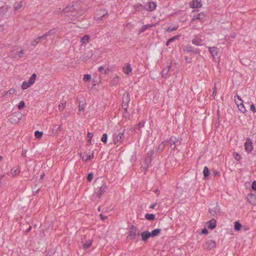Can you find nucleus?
<instances>
[{"mask_svg": "<svg viewBox=\"0 0 256 256\" xmlns=\"http://www.w3.org/2000/svg\"><path fill=\"white\" fill-rule=\"evenodd\" d=\"M108 186L106 183H104L102 186L98 188L94 194V196H96L98 198H100L102 195L106 191Z\"/></svg>", "mask_w": 256, "mask_h": 256, "instance_id": "f257e3e1", "label": "nucleus"}, {"mask_svg": "<svg viewBox=\"0 0 256 256\" xmlns=\"http://www.w3.org/2000/svg\"><path fill=\"white\" fill-rule=\"evenodd\" d=\"M140 235V233L138 232L137 228L134 226H131L130 228L128 234L127 236V238L130 240H134L136 236Z\"/></svg>", "mask_w": 256, "mask_h": 256, "instance_id": "f03ea898", "label": "nucleus"}, {"mask_svg": "<svg viewBox=\"0 0 256 256\" xmlns=\"http://www.w3.org/2000/svg\"><path fill=\"white\" fill-rule=\"evenodd\" d=\"M21 118V114L18 112H16L8 116V120L12 124H17Z\"/></svg>", "mask_w": 256, "mask_h": 256, "instance_id": "7ed1b4c3", "label": "nucleus"}, {"mask_svg": "<svg viewBox=\"0 0 256 256\" xmlns=\"http://www.w3.org/2000/svg\"><path fill=\"white\" fill-rule=\"evenodd\" d=\"M124 130L120 132L119 133H115L113 135V140L114 144H117L118 142H121L124 136Z\"/></svg>", "mask_w": 256, "mask_h": 256, "instance_id": "20e7f679", "label": "nucleus"}, {"mask_svg": "<svg viewBox=\"0 0 256 256\" xmlns=\"http://www.w3.org/2000/svg\"><path fill=\"white\" fill-rule=\"evenodd\" d=\"M154 150H150L148 152V154L146 157L144 159V162L146 164V168H148L149 164L151 163V162L152 160L153 156L154 155Z\"/></svg>", "mask_w": 256, "mask_h": 256, "instance_id": "39448f33", "label": "nucleus"}, {"mask_svg": "<svg viewBox=\"0 0 256 256\" xmlns=\"http://www.w3.org/2000/svg\"><path fill=\"white\" fill-rule=\"evenodd\" d=\"M214 240H207L204 245V248L206 250H210L216 246Z\"/></svg>", "mask_w": 256, "mask_h": 256, "instance_id": "423d86ee", "label": "nucleus"}, {"mask_svg": "<svg viewBox=\"0 0 256 256\" xmlns=\"http://www.w3.org/2000/svg\"><path fill=\"white\" fill-rule=\"evenodd\" d=\"M130 101V96L129 93L128 92H126L124 94L123 98H122V107L124 106H128V103Z\"/></svg>", "mask_w": 256, "mask_h": 256, "instance_id": "0eeeda50", "label": "nucleus"}, {"mask_svg": "<svg viewBox=\"0 0 256 256\" xmlns=\"http://www.w3.org/2000/svg\"><path fill=\"white\" fill-rule=\"evenodd\" d=\"M75 10V8H74V5L70 6L69 5L67 6L61 10L60 8L58 10V13H64V14H67L69 12H73Z\"/></svg>", "mask_w": 256, "mask_h": 256, "instance_id": "6e6552de", "label": "nucleus"}, {"mask_svg": "<svg viewBox=\"0 0 256 256\" xmlns=\"http://www.w3.org/2000/svg\"><path fill=\"white\" fill-rule=\"evenodd\" d=\"M246 151L248 152H250L252 150V142L250 138H248L244 143Z\"/></svg>", "mask_w": 256, "mask_h": 256, "instance_id": "1a4fd4ad", "label": "nucleus"}, {"mask_svg": "<svg viewBox=\"0 0 256 256\" xmlns=\"http://www.w3.org/2000/svg\"><path fill=\"white\" fill-rule=\"evenodd\" d=\"M25 6V2L24 1H20L14 4V8L16 11L22 10Z\"/></svg>", "mask_w": 256, "mask_h": 256, "instance_id": "9d476101", "label": "nucleus"}, {"mask_svg": "<svg viewBox=\"0 0 256 256\" xmlns=\"http://www.w3.org/2000/svg\"><path fill=\"white\" fill-rule=\"evenodd\" d=\"M178 142V139L174 136H172L170 138V148L172 150H174L176 148V143Z\"/></svg>", "mask_w": 256, "mask_h": 256, "instance_id": "9b49d317", "label": "nucleus"}, {"mask_svg": "<svg viewBox=\"0 0 256 256\" xmlns=\"http://www.w3.org/2000/svg\"><path fill=\"white\" fill-rule=\"evenodd\" d=\"M194 38H193L192 40V42L198 46H200L202 45V40L198 36H195Z\"/></svg>", "mask_w": 256, "mask_h": 256, "instance_id": "f8f14e48", "label": "nucleus"}, {"mask_svg": "<svg viewBox=\"0 0 256 256\" xmlns=\"http://www.w3.org/2000/svg\"><path fill=\"white\" fill-rule=\"evenodd\" d=\"M140 235L142 236V240L144 242H146L150 238L152 237L150 233L148 231H144L140 233Z\"/></svg>", "mask_w": 256, "mask_h": 256, "instance_id": "ddd939ff", "label": "nucleus"}, {"mask_svg": "<svg viewBox=\"0 0 256 256\" xmlns=\"http://www.w3.org/2000/svg\"><path fill=\"white\" fill-rule=\"evenodd\" d=\"M184 50L188 52H192L194 54H198L200 53V50L194 48L190 46H188L185 47Z\"/></svg>", "mask_w": 256, "mask_h": 256, "instance_id": "4468645a", "label": "nucleus"}, {"mask_svg": "<svg viewBox=\"0 0 256 256\" xmlns=\"http://www.w3.org/2000/svg\"><path fill=\"white\" fill-rule=\"evenodd\" d=\"M107 14V12H106L105 10H102L100 11L99 12H98L95 16V18L96 20H101L102 18L105 15Z\"/></svg>", "mask_w": 256, "mask_h": 256, "instance_id": "2eb2a0df", "label": "nucleus"}, {"mask_svg": "<svg viewBox=\"0 0 256 256\" xmlns=\"http://www.w3.org/2000/svg\"><path fill=\"white\" fill-rule=\"evenodd\" d=\"M220 209L218 203H216V206L213 208L209 209L210 213L213 216L220 212Z\"/></svg>", "mask_w": 256, "mask_h": 256, "instance_id": "dca6fc26", "label": "nucleus"}, {"mask_svg": "<svg viewBox=\"0 0 256 256\" xmlns=\"http://www.w3.org/2000/svg\"><path fill=\"white\" fill-rule=\"evenodd\" d=\"M248 202L253 205L256 204V196L254 194H250L248 196Z\"/></svg>", "mask_w": 256, "mask_h": 256, "instance_id": "f3484780", "label": "nucleus"}, {"mask_svg": "<svg viewBox=\"0 0 256 256\" xmlns=\"http://www.w3.org/2000/svg\"><path fill=\"white\" fill-rule=\"evenodd\" d=\"M20 172V169L19 166H18L16 169L12 168L10 172V176L12 177H14L18 176Z\"/></svg>", "mask_w": 256, "mask_h": 256, "instance_id": "a211bd4d", "label": "nucleus"}, {"mask_svg": "<svg viewBox=\"0 0 256 256\" xmlns=\"http://www.w3.org/2000/svg\"><path fill=\"white\" fill-rule=\"evenodd\" d=\"M208 50H209V52L210 53V54H212V56L214 58H215L217 56L218 53V50L217 48L214 47H214H209Z\"/></svg>", "mask_w": 256, "mask_h": 256, "instance_id": "6ab92c4d", "label": "nucleus"}, {"mask_svg": "<svg viewBox=\"0 0 256 256\" xmlns=\"http://www.w3.org/2000/svg\"><path fill=\"white\" fill-rule=\"evenodd\" d=\"M148 8H145V10L150 12L153 11L156 6V4L154 2H148Z\"/></svg>", "mask_w": 256, "mask_h": 256, "instance_id": "aec40b11", "label": "nucleus"}, {"mask_svg": "<svg viewBox=\"0 0 256 256\" xmlns=\"http://www.w3.org/2000/svg\"><path fill=\"white\" fill-rule=\"evenodd\" d=\"M62 130V126L60 125L59 126H57L56 125H54L52 130V133L50 134L52 135H58L59 132Z\"/></svg>", "mask_w": 256, "mask_h": 256, "instance_id": "412c9836", "label": "nucleus"}, {"mask_svg": "<svg viewBox=\"0 0 256 256\" xmlns=\"http://www.w3.org/2000/svg\"><path fill=\"white\" fill-rule=\"evenodd\" d=\"M192 8H198L202 6V3L199 0H193L190 4Z\"/></svg>", "mask_w": 256, "mask_h": 256, "instance_id": "4be33fe9", "label": "nucleus"}, {"mask_svg": "<svg viewBox=\"0 0 256 256\" xmlns=\"http://www.w3.org/2000/svg\"><path fill=\"white\" fill-rule=\"evenodd\" d=\"M168 140H165V141H164L162 142L160 144L159 146H158L157 148V151L158 152H162L164 148V146L166 145V144L167 142H168Z\"/></svg>", "mask_w": 256, "mask_h": 256, "instance_id": "5701e85b", "label": "nucleus"}, {"mask_svg": "<svg viewBox=\"0 0 256 256\" xmlns=\"http://www.w3.org/2000/svg\"><path fill=\"white\" fill-rule=\"evenodd\" d=\"M205 16V14L204 12H200L198 14H196L193 16L192 20L195 21L196 20H202Z\"/></svg>", "mask_w": 256, "mask_h": 256, "instance_id": "b1692460", "label": "nucleus"}, {"mask_svg": "<svg viewBox=\"0 0 256 256\" xmlns=\"http://www.w3.org/2000/svg\"><path fill=\"white\" fill-rule=\"evenodd\" d=\"M216 220L214 219H212L207 222L208 226L210 229H214L216 226Z\"/></svg>", "mask_w": 256, "mask_h": 256, "instance_id": "393cba45", "label": "nucleus"}, {"mask_svg": "<svg viewBox=\"0 0 256 256\" xmlns=\"http://www.w3.org/2000/svg\"><path fill=\"white\" fill-rule=\"evenodd\" d=\"M235 102H236V104H237L238 106V107L239 109V110L242 113H244L246 112V109L243 104V102H240V104L237 102L236 101V100H235Z\"/></svg>", "mask_w": 256, "mask_h": 256, "instance_id": "a878e982", "label": "nucleus"}, {"mask_svg": "<svg viewBox=\"0 0 256 256\" xmlns=\"http://www.w3.org/2000/svg\"><path fill=\"white\" fill-rule=\"evenodd\" d=\"M171 68V66H168L166 67L163 68L162 72V76L163 78H166L168 74L169 70Z\"/></svg>", "mask_w": 256, "mask_h": 256, "instance_id": "bb28decb", "label": "nucleus"}, {"mask_svg": "<svg viewBox=\"0 0 256 256\" xmlns=\"http://www.w3.org/2000/svg\"><path fill=\"white\" fill-rule=\"evenodd\" d=\"M124 72L126 74H129L132 72V68L130 64L127 65L123 68Z\"/></svg>", "mask_w": 256, "mask_h": 256, "instance_id": "cd10ccee", "label": "nucleus"}, {"mask_svg": "<svg viewBox=\"0 0 256 256\" xmlns=\"http://www.w3.org/2000/svg\"><path fill=\"white\" fill-rule=\"evenodd\" d=\"M8 10V6L4 5L0 8V16H2L6 14Z\"/></svg>", "mask_w": 256, "mask_h": 256, "instance_id": "c85d7f7f", "label": "nucleus"}, {"mask_svg": "<svg viewBox=\"0 0 256 256\" xmlns=\"http://www.w3.org/2000/svg\"><path fill=\"white\" fill-rule=\"evenodd\" d=\"M120 78L118 76L116 75V76L110 82V86H116L118 84L119 82Z\"/></svg>", "mask_w": 256, "mask_h": 256, "instance_id": "c756f323", "label": "nucleus"}, {"mask_svg": "<svg viewBox=\"0 0 256 256\" xmlns=\"http://www.w3.org/2000/svg\"><path fill=\"white\" fill-rule=\"evenodd\" d=\"M134 9L136 11L142 12L143 10H145L144 6L140 4H137L134 6Z\"/></svg>", "mask_w": 256, "mask_h": 256, "instance_id": "7c9ffc66", "label": "nucleus"}, {"mask_svg": "<svg viewBox=\"0 0 256 256\" xmlns=\"http://www.w3.org/2000/svg\"><path fill=\"white\" fill-rule=\"evenodd\" d=\"M90 36L88 35H85L82 38L80 42L82 44H86L88 43L90 40Z\"/></svg>", "mask_w": 256, "mask_h": 256, "instance_id": "2f4dec72", "label": "nucleus"}, {"mask_svg": "<svg viewBox=\"0 0 256 256\" xmlns=\"http://www.w3.org/2000/svg\"><path fill=\"white\" fill-rule=\"evenodd\" d=\"M82 247L84 248H88L92 244V240H86V242H84L83 240L82 241Z\"/></svg>", "mask_w": 256, "mask_h": 256, "instance_id": "473e14b6", "label": "nucleus"}, {"mask_svg": "<svg viewBox=\"0 0 256 256\" xmlns=\"http://www.w3.org/2000/svg\"><path fill=\"white\" fill-rule=\"evenodd\" d=\"M36 74H33L30 77L28 80V84L31 86L34 84L36 80Z\"/></svg>", "mask_w": 256, "mask_h": 256, "instance_id": "72a5a7b5", "label": "nucleus"}, {"mask_svg": "<svg viewBox=\"0 0 256 256\" xmlns=\"http://www.w3.org/2000/svg\"><path fill=\"white\" fill-rule=\"evenodd\" d=\"M161 230L160 228H156L153 230L150 233L152 237H154L158 236Z\"/></svg>", "mask_w": 256, "mask_h": 256, "instance_id": "f704fd0d", "label": "nucleus"}, {"mask_svg": "<svg viewBox=\"0 0 256 256\" xmlns=\"http://www.w3.org/2000/svg\"><path fill=\"white\" fill-rule=\"evenodd\" d=\"M156 216L154 214H146L145 215V218L148 220H154L155 219Z\"/></svg>", "mask_w": 256, "mask_h": 256, "instance_id": "c9c22d12", "label": "nucleus"}, {"mask_svg": "<svg viewBox=\"0 0 256 256\" xmlns=\"http://www.w3.org/2000/svg\"><path fill=\"white\" fill-rule=\"evenodd\" d=\"M78 154H79V156L82 158V160L84 161V162L88 161L94 157L93 154H92L91 155L86 156V158H84V156H82V153H79Z\"/></svg>", "mask_w": 256, "mask_h": 256, "instance_id": "e433bc0d", "label": "nucleus"}, {"mask_svg": "<svg viewBox=\"0 0 256 256\" xmlns=\"http://www.w3.org/2000/svg\"><path fill=\"white\" fill-rule=\"evenodd\" d=\"M242 227V224L239 222L237 221L234 222V228L236 230H240Z\"/></svg>", "mask_w": 256, "mask_h": 256, "instance_id": "4c0bfd02", "label": "nucleus"}, {"mask_svg": "<svg viewBox=\"0 0 256 256\" xmlns=\"http://www.w3.org/2000/svg\"><path fill=\"white\" fill-rule=\"evenodd\" d=\"M204 176L205 178H207L209 176V170L207 166H205L203 170Z\"/></svg>", "mask_w": 256, "mask_h": 256, "instance_id": "58836bf2", "label": "nucleus"}, {"mask_svg": "<svg viewBox=\"0 0 256 256\" xmlns=\"http://www.w3.org/2000/svg\"><path fill=\"white\" fill-rule=\"evenodd\" d=\"M153 26L152 24H146V25H144V26H143L140 30V32H144V31H145L147 28H152V26Z\"/></svg>", "mask_w": 256, "mask_h": 256, "instance_id": "ea45409f", "label": "nucleus"}, {"mask_svg": "<svg viewBox=\"0 0 256 256\" xmlns=\"http://www.w3.org/2000/svg\"><path fill=\"white\" fill-rule=\"evenodd\" d=\"M43 133L42 132H40L38 130H36L34 132V136L36 138H40L42 137Z\"/></svg>", "mask_w": 256, "mask_h": 256, "instance_id": "a19ab883", "label": "nucleus"}, {"mask_svg": "<svg viewBox=\"0 0 256 256\" xmlns=\"http://www.w3.org/2000/svg\"><path fill=\"white\" fill-rule=\"evenodd\" d=\"M30 86V85L28 84V82H24L22 85V88L23 90H26L29 88Z\"/></svg>", "mask_w": 256, "mask_h": 256, "instance_id": "79ce46f5", "label": "nucleus"}, {"mask_svg": "<svg viewBox=\"0 0 256 256\" xmlns=\"http://www.w3.org/2000/svg\"><path fill=\"white\" fill-rule=\"evenodd\" d=\"M233 156L235 160H236L237 161H240L242 158L240 155L236 152H234Z\"/></svg>", "mask_w": 256, "mask_h": 256, "instance_id": "37998d69", "label": "nucleus"}, {"mask_svg": "<svg viewBox=\"0 0 256 256\" xmlns=\"http://www.w3.org/2000/svg\"><path fill=\"white\" fill-rule=\"evenodd\" d=\"M104 68H105L104 66H101L99 67L98 70L100 72H102L103 74H106L108 68L106 70H104Z\"/></svg>", "mask_w": 256, "mask_h": 256, "instance_id": "c03bdc74", "label": "nucleus"}, {"mask_svg": "<svg viewBox=\"0 0 256 256\" xmlns=\"http://www.w3.org/2000/svg\"><path fill=\"white\" fill-rule=\"evenodd\" d=\"M40 41H41V40H38V38H37L31 42L30 44L32 46H36L38 43L40 42Z\"/></svg>", "mask_w": 256, "mask_h": 256, "instance_id": "a18cd8bd", "label": "nucleus"}, {"mask_svg": "<svg viewBox=\"0 0 256 256\" xmlns=\"http://www.w3.org/2000/svg\"><path fill=\"white\" fill-rule=\"evenodd\" d=\"M107 140H108V135L106 134H104L102 138H101V140L104 142V144H106V142H107Z\"/></svg>", "mask_w": 256, "mask_h": 256, "instance_id": "49530a36", "label": "nucleus"}, {"mask_svg": "<svg viewBox=\"0 0 256 256\" xmlns=\"http://www.w3.org/2000/svg\"><path fill=\"white\" fill-rule=\"evenodd\" d=\"M25 106V104H24V101L23 100H21L19 104H18V108L19 110H22V108H23Z\"/></svg>", "mask_w": 256, "mask_h": 256, "instance_id": "de8ad7c7", "label": "nucleus"}, {"mask_svg": "<svg viewBox=\"0 0 256 256\" xmlns=\"http://www.w3.org/2000/svg\"><path fill=\"white\" fill-rule=\"evenodd\" d=\"M56 28L51 29L48 32H46L47 35H48V36L53 35L56 33Z\"/></svg>", "mask_w": 256, "mask_h": 256, "instance_id": "09e8293b", "label": "nucleus"}, {"mask_svg": "<svg viewBox=\"0 0 256 256\" xmlns=\"http://www.w3.org/2000/svg\"><path fill=\"white\" fill-rule=\"evenodd\" d=\"M90 78H91L90 74H87L84 75L83 80L84 82H88L90 79Z\"/></svg>", "mask_w": 256, "mask_h": 256, "instance_id": "8fccbe9b", "label": "nucleus"}, {"mask_svg": "<svg viewBox=\"0 0 256 256\" xmlns=\"http://www.w3.org/2000/svg\"><path fill=\"white\" fill-rule=\"evenodd\" d=\"M66 106V102L61 103L58 105V109L62 111L64 108Z\"/></svg>", "mask_w": 256, "mask_h": 256, "instance_id": "3c124183", "label": "nucleus"}, {"mask_svg": "<svg viewBox=\"0 0 256 256\" xmlns=\"http://www.w3.org/2000/svg\"><path fill=\"white\" fill-rule=\"evenodd\" d=\"M93 134L92 133V132H88V143H90V144H91V140H92V138L93 136Z\"/></svg>", "mask_w": 256, "mask_h": 256, "instance_id": "603ef678", "label": "nucleus"}, {"mask_svg": "<svg viewBox=\"0 0 256 256\" xmlns=\"http://www.w3.org/2000/svg\"><path fill=\"white\" fill-rule=\"evenodd\" d=\"M93 178L94 174L92 172L88 174L87 177V180L88 182H90L92 180Z\"/></svg>", "mask_w": 256, "mask_h": 256, "instance_id": "864d4df0", "label": "nucleus"}, {"mask_svg": "<svg viewBox=\"0 0 256 256\" xmlns=\"http://www.w3.org/2000/svg\"><path fill=\"white\" fill-rule=\"evenodd\" d=\"M179 36H180L179 35H177V36H173L172 38L168 40L169 42H172L175 41L176 40H178L179 38Z\"/></svg>", "mask_w": 256, "mask_h": 256, "instance_id": "5fc2aeb1", "label": "nucleus"}, {"mask_svg": "<svg viewBox=\"0 0 256 256\" xmlns=\"http://www.w3.org/2000/svg\"><path fill=\"white\" fill-rule=\"evenodd\" d=\"M84 104H81V102H80L79 104V112H84Z\"/></svg>", "mask_w": 256, "mask_h": 256, "instance_id": "6e6d98bb", "label": "nucleus"}, {"mask_svg": "<svg viewBox=\"0 0 256 256\" xmlns=\"http://www.w3.org/2000/svg\"><path fill=\"white\" fill-rule=\"evenodd\" d=\"M177 28H178L177 26H174V27L170 26L168 28L167 31L168 32H171L176 30H177Z\"/></svg>", "mask_w": 256, "mask_h": 256, "instance_id": "4d7b16f0", "label": "nucleus"}, {"mask_svg": "<svg viewBox=\"0 0 256 256\" xmlns=\"http://www.w3.org/2000/svg\"><path fill=\"white\" fill-rule=\"evenodd\" d=\"M48 36L47 35V33L46 32L45 34H43L41 36L38 37V40H43L46 39V37Z\"/></svg>", "mask_w": 256, "mask_h": 256, "instance_id": "13d9d810", "label": "nucleus"}, {"mask_svg": "<svg viewBox=\"0 0 256 256\" xmlns=\"http://www.w3.org/2000/svg\"><path fill=\"white\" fill-rule=\"evenodd\" d=\"M250 110L254 112H256V108H255V106L254 104H252L250 105Z\"/></svg>", "mask_w": 256, "mask_h": 256, "instance_id": "bf43d9fd", "label": "nucleus"}, {"mask_svg": "<svg viewBox=\"0 0 256 256\" xmlns=\"http://www.w3.org/2000/svg\"><path fill=\"white\" fill-rule=\"evenodd\" d=\"M252 190H256V181L254 180L252 182Z\"/></svg>", "mask_w": 256, "mask_h": 256, "instance_id": "052dcab7", "label": "nucleus"}, {"mask_svg": "<svg viewBox=\"0 0 256 256\" xmlns=\"http://www.w3.org/2000/svg\"><path fill=\"white\" fill-rule=\"evenodd\" d=\"M123 116L126 119H130V115L128 112L124 113Z\"/></svg>", "mask_w": 256, "mask_h": 256, "instance_id": "680f3d73", "label": "nucleus"}, {"mask_svg": "<svg viewBox=\"0 0 256 256\" xmlns=\"http://www.w3.org/2000/svg\"><path fill=\"white\" fill-rule=\"evenodd\" d=\"M216 86H214V88L213 93L212 94V96H213L214 99H215V96L216 95Z\"/></svg>", "mask_w": 256, "mask_h": 256, "instance_id": "e2e57ef3", "label": "nucleus"}, {"mask_svg": "<svg viewBox=\"0 0 256 256\" xmlns=\"http://www.w3.org/2000/svg\"><path fill=\"white\" fill-rule=\"evenodd\" d=\"M212 174L214 176H220V172H218L217 170H214L212 172Z\"/></svg>", "mask_w": 256, "mask_h": 256, "instance_id": "0e129e2a", "label": "nucleus"}, {"mask_svg": "<svg viewBox=\"0 0 256 256\" xmlns=\"http://www.w3.org/2000/svg\"><path fill=\"white\" fill-rule=\"evenodd\" d=\"M27 151L28 150H24V149L22 150V156L23 157H26V154Z\"/></svg>", "mask_w": 256, "mask_h": 256, "instance_id": "69168bd1", "label": "nucleus"}, {"mask_svg": "<svg viewBox=\"0 0 256 256\" xmlns=\"http://www.w3.org/2000/svg\"><path fill=\"white\" fill-rule=\"evenodd\" d=\"M201 234H208V230L206 228H204L202 232H201Z\"/></svg>", "mask_w": 256, "mask_h": 256, "instance_id": "338daca9", "label": "nucleus"}, {"mask_svg": "<svg viewBox=\"0 0 256 256\" xmlns=\"http://www.w3.org/2000/svg\"><path fill=\"white\" fill-rule=\"evenodd\" d=\"M100 216L102 220H104L107 218V216H104L102 214H100Z\"/></svg>", "mask_w": 256, "mask_h": 256, "instance_id": "774afa93", "label": "nucleus"}]
</instances>
